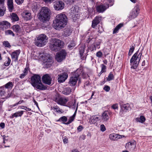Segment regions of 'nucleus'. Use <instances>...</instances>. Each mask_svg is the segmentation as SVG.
<instances>
[{"instance_id":"1","label":"nucleus","mask_w":152,"mask_h":152,"mask_svg":"<svg viewBox=\"0 0 152 152\" xmlns=\"http://www.w3.org/2000/svg\"><path fill=\"white\" fill-rule=\"evenodd\" d=\"M56 17V19L53 20V26L55 29L59 30L64 28L67 25L68 19L64 14H59Z\"/></svg>"},{"instance_id":"2","label":"nucleus","mask_w":152,"mask_h":152,"mask_svg":"<svg viewBox=\"0 0 152 152\" xmlns=\"http://www.w3.org/2000/svg\"><path fill=\"white\" fill-rule=\"evenodd\" d=\"M64 42L57 38L51 39L49 43V48L52 51L57 52L64 47Z\"/></svg>"},{"instance_id":"3","label":"nucleus","mask_w":152,"mask_h":152,"mask_svg":"<svg viewBox=\"0 0 152 152\" xmlns=\"http://www.w3.org/2000/svg\"><path fill=\"white\" fill-rule=\"evenodd\" d=\"M143 48L142 49L140 52L138 54L139 50H138L132 56L130 60V64L131 66V69H136L140 62L141 59V56H142V51L143 50Z\"/></svg>"},{"instance_id":"4","label":"nucleus","mask_w":152,"mask_h":152,"mask_svg":"<svg viewBox=\"0 0 152 152\" xmlns=\"http://www.w3.org/2000/svg\"><path fill=\"white\" fill-rule=\"evenodd\" d=\"M39 19L41 22H45L49 21L50 15L51 14L50 10L47 7H42L39 13Z\"/></svg>"},{"instance_id":"5","label":"nucleus","mask_w":152,"mask_h":152,"mask_svg":"<svg viewBox=\"0 0 152 152\" xmlns=\"http://www.w3.org/2000/svg\"><path fill=\"white\" fill-rule=\"evenodd\" d=\"M48 37L44 34L39 35L35 39V44L38 47H42L45 45L48 42Z\"/></svg>"},{"instance_id":"6","label":"nucleus","mask_w":152,"mask_h":152,"mask_svg":"<svg viewBox=\"0 0 152 152\" xmlns=\"http://www.w3.org/2000/svg\"><path fill=\"white\" fill-rule=\"evenodd\" d=\"M67 55V53L65 49L61 50L57 52L55 56V59L58 62H61L65 60Z\"/></svg>"},{"instance_id":"7","label":"nucleus","mask_w":152,"mask_h":152,"mask_svg":"<svg viewBox=\"0 0 152 152\" xmlns=\"http://www.w3.org/2000/svg\"><path fill=\"white\" fill-rule=\"evenodd\" d=\"M54 99L55 101L57 104L63 106H66V103L69 100L68 98H64L61 97L58 93L56 94Z\"/></svg>"},{"instance_id":"8","label":"nucleus","mask_w":152,"mask_h":152,"mask_svg":"<svg viewBox=\"0 0 152 152\" xmlns=\"http://www.w3.org/2000/svg\"><path fill=\"white\" fill-rule=\"evenodd\" d=\"M86 47L85 45H82L80 46L78 48L79 54L80 55V59L82 60H86L87 56L88 55V53L89 50H88V49L87 50L86 53H84Z\"/></svg>"},{"instance_id":"9","label":"nucleus","mask_w":152,"mask_h":152,"mask_svg":"<svg viewBox=\"0 0 152 152\" xmlns=\"http://www.w3.org/2000/svg\"><path fill=\"white\" fill-rule=\"evenodd\" d=\"M42 83L50 86L53 85L54 83L52 82V78L48 74H45L43 75L42 77Z\"/></svg>"},{"instance_id":"10","label":"nucleus","mask_w":152,"mask_h":152,"mask_svg":"<svg viewBox=\"0 0 152 152\" xmlns=\"http://www.w3.org/2000/svg\"><path fill=\"white\" fill-rule=\"evenodd\" d=\"M120 107L121 109L119 114L121 116H123L124 113L129 112L131 109V107L129 103L124 104H120Z\"/></svg>"},{"instance_id":"11","label":"nucleus","mask_w":152,"mask_h":152,"mask_svg":"<svg viewBox=\"0 0 152 152\" xmlns=\"http://www.w3.org/2000/svg\"><path fill=\"white\" fill-rule=\"evenodd\" d=\"M41 76L39 74H34L31 78V84L33 86L41 81Z\"/></svg>"},{"instance_id":"12","label":"nucleus","mask_w":152,"mask_h":152,"mask_svg":"<svg viewBox=\"0 0 152 152\" xmlns=\"http://www.w3.org/2000/svg\"><path fill=\"white\" fill-rule=\"evenodd\" d=\"M140 10L139 5L136 4L134 8L132 9L130 12L129 18L133 19L136 18L139 13Z\"/></svg>"},{"instance_id":"13","label":"nucleus","mask_w":152,"mask_h":152,"mask_svg":"<svg viewBox=\"0 0 152 152\" xmlns=\"http://www.w3.org/2000/svg\"><path fill=\"white\" fill-rule=\"evenodd\" d=\"M64 3L61 0L56 1L54 2L53 7L56 10L59 11L63 10L64 7Z\"/></svg>"},{"instance_id":"14","label":"nucleus","mask_w":152,"mask_h":152,"mask_svg":"<svg viewBox=\"0 0 152 152\" xmlns=\"http://www.w3.org/2000/svg\"><path fill=\"white\" fill-rule=\"evenodd\" d=\"M11 25V24L6 20L0 22V28L4 31L5 29H7L10 28Z\"/></svg>"},{"instance_id":"15","label":"nucleus","mask_w":152,"mask_h":152,"mask_svg":"<svg viewBox=\"0 0 152 152\" xmlns=\"http://www.w3.org/2000/svg\"><path fill=\"white\" fill-rule=\"evenodd\" d=\"M58 81L59 83H62L67 79L68 77V74L66 72H63L58 75Z\"/></svg>"},{"instance_id":"16","label":"nucleus","mask_w":152,"mask_h":152,"mask_svg":"<svg viewBox=\"0 0 152 152\" xmlns=\"http://www.w3.org/2000/svg\"><path fill=\"white\" fill-rule=\"evenodd\" d=\"M102 18V16H96L92 21L91 27L93 28H95L97 25L100 23Z\"/></svg>"},{"instance_id":"17","label":"nucleus","mask_w":152,"mask_h":152,"mask_svg":"<svg viewBox=\"0 0 152 152\" xmlns=\"http://www.w3.org/2000/svg\"><path fill=\"white\" fill-rule=\"evenodd\" d=\"M5 1L0 0V17L4 15L6 11V7L4 6Z\"/></svg>"},{"instance_id":"18","label":"nucleus","mask_w":152,"mask_h":152,"mask_svg":"<svg viewBox=\"0 0 152 152\" xmlns=\"http://www.w3.org/2000/svg\"><path fill=\"white\" fill-rule=\"evenodd\" d=\"M78 80V77L75 75L70 77L68 82L69 85L72 86H74L76 85L77 81Z\"/></svg>"},{"instance_id":"19","label":"nucleus","mask_w":152,"mask_h":152,"mask_svg":"<svg viewBox=\"0 0 152 152\" xmlns=\"http://www.w3.org/2000/svg\"><path fill=\"white\" fill-rule=\"evenodd\" d=\"M33 87L39 90H45L47 89L48 86L47 85H45L41 81L39 83L37 84Z\"/></svg>"},{"instance_id":"20","label":"nucleus","mask_w":152,"mask_h":152,"mask_svg":"<svg viewBox=\"0 0 152 152\" xmlns=\"http://www.w3.org/2000/svg\"><path fill=\"white\" fill-rule=\"evenodd\" d=\"M109 115L108 111H104L101 116V121L103 122L107 121L109 118Z\"/></svg>"},{"instance_id":"21","label":"nucleus","mask_w":152,"mask_h":152,"mask_svg":"<svg viewBox=\"0 0 152 152\" xmlns=\"http://www.w3.org/2000/svg\"><path fill=\"white\" fill-rule=\"evenodd\" d=\"M20 53V50H17L13 52L11 54L12 58H15V61H18V58Z\"/></svg>"},{"instance_id":"22","label":"nucleus","mask_w":152,"mask_h":152,"mask_svg":"<svg viewBox=\"0 0 152 152\" xmlns=\"http://www.w3.org/2000/svg\"><path fill=\"white\" fill-rule=\"evenodd\" d=\"M13 31L15 32L17 35L18 34H20L21 32V29L20 26L18 24H16L13 25L11 28Z\"/></svg>"},{"instance_id":"23","label":"nucleus","mask_w":152,"mask_h":152,"mask_svg":"<svg viewBox=\"0 0 152 152\" xmlns=\"http://www.w3.org/2000/svg\"><path fill=\"white\" fill-rule=\"evenodd\" d=\"M7 4L9 11L10 12H12L14 9L13 0H7Z\"/></svg>"},{"instance_id":"24","label":"nucleus","mask_w":152,"mask_h":152,"mask_svg":"<svg viewBox=\"0 0 152 152\" xmlns=\"http://www.w3.org/2000/svg\"><path fill=\"white\" fill-rule=\"evenodd\" d=\"M72 31V30L70 26L65 28L64 31V35L65 37H67L70 35Z\"/></svg>"},{"instance_id":"25","label":"nucleus","mask_w":152,"mask_h":152,"mask_svg":"<svg viewBox=\"0 0 152 152\" xmlns=\"http://www.w3.org/2000/svg\"><path fill=\"white\" fill-rule=\"evenodd\" d=\"M22 16L24 19L26 21L29 20L32 18L31 13L27 12H23L22 14Z\"/></svg>"},{"instance_id":"26","label":"nucleus","mask_w":152,"mask_h":152,"mask_svg":"<svg viewBox=\"0 0 152 152\" xmlns=\"http://www.w3.org/2000/svg\"><path fill=\"white\" fill-rule=\"evenodd\" d=\"M20 91V89L15 88L12 91L10 94V96L12 97H17L19 95V92Z\"/></svg>"},{"instance_id":"27","label":"nucleus","mask_w":152,"mask_h":152,"mask_svg":"<svg viewBox=\"0 0 152 152\" xmlns=\"http://www.w3.org/2000/svg\"><path fill=\"white\" fill-rule=\"evenodd\" d=\"M107 8L105 6L103 5H98L96 7V10L99 13H102L106 10Z\"/></svg>"},{"instance_id":"28","label":"nucleus","mask_w":152,"mask_h":152,"mask_svg":"<svg viewBox=\"0 0 152 152\" xmlns=\"http://www.w3.org/2000/svg\"><path fill=\"white\" fill-rule=\"evenodd\" d=\"M24 112V111H21L16 112L12 114L10 117V118H13L14 117L16 118L18 117H21L23 114Z\"/></svg>"},{"instance_id":"29","label":"nucleus","mask_w":152,"mask_h":152,"mask_svg":"<svg viewBox=\"0 0 152 152\" xmlns=\"http://www.w3.org/2000/svg\"><path fill=\"white\" fill-rule=\"evenodd\" d=\"M84 70L82 66L80 65L79 68H78L76 71V72L75 74V75L77 77H79L81 74L83 72Z\"/></svg>"},{"instance_id":"30","label":"nucleus","mask_w":152,"mask_h":152,"mask_svg":"<svg viewBox=\"0 0 152 152\" xmlns=\"http://www.w3.org/2000/svg\"><path fill=\"white\" fill-rule=\"evenodd\" d=\"M72 89L69 87H66L64 88L62 91L63 94L65 95H68L72 92Z\"/></svg>"},{"instance_id":"31","label":"nucleus","mask_w":152,"mask_h":152,"mask_svg":"<svg viewBox=\"0 0 152 152\" xmlns=\"http://www.w3.org/2000/svg\"><path fill=\"white\" fill-rule=\"evenodd\" d=\"M68 120L66 116H63L61 117L58 120H56V122H60L63 124L67 125L66 122Z\"/></svg>"},{"instance_id":"32","label":"nucleus","mask_w":152,"mask_h":152,"mask_svg":"<svg viewBox=\"0 0 152 152\" xmlns=\"http://www.w3.org/2000/svg\"><path fill=\"white\" fill-rule=\"evenodd\" d=\"M76 44L75 41L72 40L70 41V42L67 46V48L69 50L72 49L76 45Z\"/></svg>"},{"instance_id":"33","label":"nucleus","mask_w":152,"mask_h":152,"mask_svg":"<svg viewBox=\"0 0 152 152\" xmlns=\"http://www.w3.org/2000/svg\"><path fill=\"white\" fill-rule=\"evenodd\" d=\"M52 61V57H49L46 61L47 63L45 64V67L47 68L50 67L52 66V63H53Z\"/></svg>"},{"instance_id":"34","label":"nucleus","mask_w":152,"mask_h":152,"mask_svg":"<svg viewBox=\"0 0 152 152\" xmlns=\"http://www.w3.org/2000/svg\"><path fill=\"white\" fill-rule=\"evenodd\" d=\"M109 137L111 140H115L117 139H120V137H121V136L116 134L114 133L110 134Z\"/></svg>"},{"instance_id":"35","label":"nucleus","mask_w":152,"mask_h":152,"mask_svg":"<svg viewBox=\"0 0 152 152\" xmlns=\"http://www.w3.org/2000/svg\"><path fill=\"white\" fill-rule=\"evenodd\" d=\"M124 25L123 23H120L116 27L114 28L113 31V34H115L118 32V31L119 29L122 27Z\"/></svg>"},{"instance_id":"36","label":"nucleus","mask_w":152,"mask_h":152,"mask_svg":"<svg viewBox=\"0 0 152 152\" xmlns=\"http://www.w3.org/2000/svg\"><path fill=\"white\" fill-rule=\"evenodd\" d=\"M11 19L13 22L18 21L19 18L16 14L12 13L11 15Z\"/></svg>"},{"instance_id":"37","label":"nucleus","mask_w":152,"mask_h":152,"mask_svg":"<svg viewBox=\"0 0 152 152\" xmlns=\"http://www.w3.org/2000/svg\"><path fill=\"white\" fill-rule=\"evenodd\" d=\"M105 79H106V81H108L114 80V76L113 72H110L109 74L108 77H106Z\"/></svg>"},{"instance_id":"38","label":"nucleus","mask_w":152,"mask_h":152,"mask_svg":"<svg viewBox=\"0 0 152 152\" xmlns=\"http://www.w3.org/2000/svg\"><path fill=\"white\" fill-rule=\"evenodd\" d=\"M145 118L144 116L141 115L140 118H136V121L137 122H139L143 123L145 121Z\"/></svg>"},{"instance_id":"39","label":"nucleus","mask_w":152,"mask_h":152,"mask_svg":"<svg viewBox=\"0 0 152 152\" xmlns=\"http://www.w3.org/2000/svg\"><path fill=\"white\" fill-rule=\"evenodd\" d=\"M13 86V83L12 82H9L4 85V87L6 88L12 89Z\"/></svg>"},{"instance_id":"40","label":"nucleus","mask_w":152,"mask_h":152,"mask_svg":"<svg viewBox=\"0 0 152 152\" xmlns=\"http://www.w3.org/2000/svg\"><path fill=\"white\" fill-rule=\"evenodd\" d=\"M5 35H12L13 37L15 36V34L12 31L10 30H8L5 31Z\"/></svg>"},{"instance_id":"41","label":"nucleus","mask_w":152,"mask_h":152,"mask_svg":"<svg viewBox=\"0 0 152 152\" xmlns=\"http://www.w3.org/2000/svg\"><path fill=\"white\" fill-rule=\"evenodd\" d=\"M51 109H53L54 110H56V112L57 113H63L64 111H62V110H60V108L57 106H56V107H51Z\"/></svg>"},{"instance_id":"42","label":"nucleus","mask_w":152,"mask_h":152,"mask_svg":"<svg viewBox=\"0 0 152 152\" xmlns=\"http://www.w3.org/2000/svg\"><path fill=\"white\" fill-rule=\"evenodd\" d=\"M76 0H64V1L67 4L69 5H72Z\"/></svg>"},{"instance_id":"43","label":"nucleus","mask_w":152,"mask_h":152,"mask_svg":"<svg viewBox=\"0 0 152 152\" xmlns=\"http://www.w3.org/2000/svg\"><path fill=\"white\" fill-rule=\"evenodd\" d=\"M95 116H93L91 117L89 122L91 124H95L96 123V121L94 118Z\"/></svg>"},{"instance_id":"44","label":"nucleus","mask_w":152,"mask_h":152,"mask_svg":"<svg viewBox=\"0 0 152 152\" xmlns=\"http://www.w3.org/2000/svg\"><path fill=\"white\" fill-rule=\"evenodd\" d=\"M3 45L5 47L10 48L11 47V46L8 41H4L3 42Z\"/></svg>"},{"instance_id":"45","label":"nucleus","mask_w":152,"mask_h":152,"mask_svg":"<svg viewBox=\"0 0 152 152\" xmlns=\"http://www.w3.org/2000/svg\"><path fill=\"white\" fill-rule=\"evenodd\" d=\"M101 42L100 41L98 40L96 41L93 43L95 45L96 48L99 49L100 48V45L101 44Z\"/></svg>"},{"instance_id":"46","label":"nucleus","mask_w":152,"mask_h":152,"mask_svg":"<svg viewBox=\"0 0 152 152\" xmlns=\"http://www.w3.org/2000/svg\"><path fill=\"white\" fill-rule=\"evenodd\" d=\"M75 119V118L72 116H70L68 119V121L66 123L67 125H68L71 123L73 121H74Z\"/></svg>"},{"instance_id":"47","label":"nucleus","mask_w":152,"mask_h":152,"mask_svg":"<svg viewBox=\"0 0 152 152\" xmlns=\"http://www.w3.org/2000/svg\"><path fill=\"white\" fill-rule=\"evenodd\" d=\"M81 76L83 79H86L87 77H88L89 79H90L89 76L88 75V74H86L84 72H83Z\"/></svg>"},{"instance_id":"48","label":"nucleus","mask_w":152,"mask_h":152,"mask_svg":"<svg viewBox=\"0 0 152 152\" xmlns=\"http://www.w3.org/2000/svg\"><path fill=\"white\" fill-rule=\"evenodd\" d=\"M101 66L102 67V72H106V66L103 64H101Z\"/></svg>"},{"instance_id":"49","label":"nucleus","mask_w":152,"mask_h":152,"mask_svg":"<svg viewBox=\"0 0 152 152\" xmlns=\"http://www.w3.org/2000/svg\"><path fill=\"white\" fill-rule=\"evenodd\" d=\"M24 101L23 100H21L19 102H18L10 106V107L11 108H12L13 107L16 106L17 105H18L19 104H20L22 103Z\"/></svg>"},{"instance_id":"50","label":"nucleus","mask_w":152,"mask_h":152,"mask_svg":"<svg viewBox=\"0 0 152 152\" xmlns=\"http://www.w3.org/2000/svg\"><path fill=\"white\" fill-rule=\"evenodd\" d=\"M110 89V87L107 85H105L103 88V90L107 92L109 91Z\"/></svg>"},{"instance_id":"51","label":"nucleus","mask_w":152,"mask_h":152,"mask_svg":"<svg viewBox=\"0 0 152 152\" xmlns=\"http://www.w3.org/2000/svg\"><path fill=\"white\" fill-rule=\"evenodd\" d=\"M129 144L133 148H135L136 146V142L135 141H133V142H129Z\"/></svg>"},{"instance_id":"52","label":"nucleus","mask_w":152,"mask_h":152,"mask_svg":"<svg viewBox=\"0 0 152 152\" xmlns=\"http://www.w3.org/2000/svg\"><path fill=\"white\" fill-rule=\"evenodd\" d=\"M111 108L114 110H118V104L116 103L115 104H113L111 106Z\"/></svg>"},{"instance_id":"53","label":"nucleus","mask_w":152,"mask_h":152,"mask_svg":"<svg viewBox=\"0 0 152 152\" xmlns=\"http://www.w3.org/2000/svg\"><path fill=\"white\" fill-rule=\"evenodd\" d=\"M106 130V128L105 126L103 124H101L100 126V130L103 132L105 131Z\"/></svg>"},{"instance_id":"54","label":"nucleus","mask_w":152,"mask_h":152,"mask_svg":"<svg viewBox=\"0 0 152 152\" xmlns=\"http://www.w3.org/2000/svg\"><path fill=\"white\" fill-rule=\"evenodd\" d=\"M102 53L100 51H98L96 53V56L97 57L100 58L102 57Z\"/></svg>"},{"instance_id":"55","label":"nucleus","mask_w":152,"mask_h":152,"mask_svg":"<svg viewBox=\"0 0 152 152\" xmlns=\"http://www.w3.org/2000/svg\"><path fill=\"white\" fill-rule=\"evenodd\" d=\"M29 69H30L29 68V67L28 66H26V67L24 69V70L23 71V73L26 75L28 73V70H29Z\"/></svg>"},{"instance_id":"56","label":"nucleus","mask_w":152,"mask_h":152,"mask_svg":"<svg viewBox=\"0 0 152 152\" xmlns=\"http://www.w3.org/2000/svg\"><path fill=\"white\" fill-rule=\"evenodd\" d=\"M83 127L82 125H80L77 128V130L78 132H80L82 131L83 129Z\"/></svg>"},{"instance_id":"57","label":"nucleus","mask_w":152,"mask_h":152,"mask_svg":"<svg viewBox=\"0 0 152 152\" xmlns=\"http://www.w3.org/2000/svg\"><path fill=\"white\" fill-rule=\"evenodd\" d=\"M21 1V0H15V2L18 5L21 4L23 3L24 2V0L22 1V2Z\"/></svg>"},{"instance_id":"58","label":"nucleus","mask_w":152,"mask_h":152,"mask_svg":"<svg viewBox=\"0 0 152 152\" xmlns=\"http://www.w3.org/2000/svg\"><path fill=\"white\" fill-rule=\"evenodd\" d=\"M64 138L63 140L64 143L65 144L68 143V139L67 137L66 136L64 137Z\"/></svg>"},{"instance_id":"59","label":"nucleus","mask_w":152,"mask_h":152,"mask_svg":"<svg viewBox=\"0 0 152 152\" xmlns=\"http://www.w3.org/2000/svg\"><path fill=\"white\" fill-rule=\"evenodd\" d=\"M4 87H2V89L1 90H0V93H1V94H0V96H2L3 95H4V94L5 93V92L4 91Z\"/></svg>"},{"instance_id":"60","label":"nucleus","mask_w":152,"mask_h":152,"mask_svg":"<svg viewBox=\"0 0 152 152\" xmlns=\"http://www.w3.org/2000/svg\"><path fill=\"white\" fill-rule=\"evenodd\" d=\"M135 45H134V46H132V47L130 48L129 50V52H131L132 53H133L135 49Z\"/></svg>"},{"instance_id":"61","label":"nucleus","mask_w":152,"mask_h":152,"mask_svg":"<svg viewBox=\"0 0 152 152\" xmlns=\"http://www.w3.org/2000/svg\"><path fill=\"white\" fill-rule=\"evenodd\" d=\"M76 100L75 99L74 101V102L73 103V102H72V106L73 108H75V107L76 105Z\"/></svg>"},{"instance_id":"62","label":"nucleus","mask_w":152,"mask_h":152,"mask_svg":"<svg viewBox=\"0 0 152 152\" xmlns=\"http://www.w3.org/2000/svg\"><path fill=\"white\" fill-rule=\"evenodd\" d=\"M107 1L110 4V6H113V4H114V0H107Z\"/></svg>"},{"instance_id":"63","label":"nucleus","mask_w":152,"mask_h":152,"mask_svg":"<svg viewBox=\"0 0 152 152\" xmlns=\"http://www.w3.org/2000/svg\"><path fill=\"white\" fill-rule=\"evenodd\" d=\"M129 142H128L127 143H126V146H125V148L126 149H128L129 148H132V147H131L130 146V145L129 144Z\"/></svg>"},{"instance_id":"64","label":"nucleus","mask_w":152,"mask_h":152,"mask_svg":"<svg viewBox=\"0 0 152 152\" xmlns=\"http://www.w3.org/2000/svg\"><path fill=\"white\" fill-rule=\"evenodd\" d=\"M5 124L4 123L1 122L0 124V127L2 129H4L5 127Z\"/></svg>"}]
</instances>
